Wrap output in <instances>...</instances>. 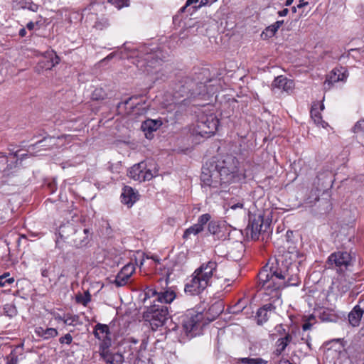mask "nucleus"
<instances>
[{"instance_id": "nucleus-42", "label": "nucleus", "mask_w": 364, "mask_h": 364, "mask_svg": "<svg viewBox=\"0 0 364 364\" xmlns=\"http://www.w3.org/2000/svg\"><path fill=\"white\" fill-rule=\"evenodd\" d=\"M76 300L77 302L82 304L83 306H86L87 304L91 301V295L89 291H86L85 294L77 296Z\"/></svg>"}, {"instance_id": "nucleus-2", "label": "nucleus", "mask_w": 364, "mask_h": 364, "mask_svg": "<svg viewBox=\"0 0 364 364\" xmlns=\"http://www.w3.org/2000/svg\"><path fill=\"white\" fill-rule=\"evenodd\" d=\"M123 48L125 51L130 53L126 55L127 58H136L133 61L136 67L146 72L147 74L156 73L154 69L160 66L166 58V53H164L160 48H151L149 46H141L139 49L131 48L127 43L123 45Z\"/></svg>"}, {"instance_id": "nucleus-9", "label": "nucleus", "mask_w": 364, "mask_h": 364, "mask_svg": "<svg viewBox=\"0 0 364 364\" xmlns=\"http://www.w3.org/2000/svg\"><path fill=\"white\" fill-rule=\"evenodd\" d=\"M218 125L219 119L215 114L203 113L198 117L195 132L203 137H210L215 133Z\"/></svg>"}, {"instance_id": "nucleus-31", "label": "nucleus", "mask_w": 364, "mask_h": 364, "mask_svg": "<svg viewBox=\"0 0 364 364\" xmlns=\"http://www.w3.org/2000/svg\"><path fill=\"white\" fill-rule=\"evenodd\" d=\"M283 24H284V21L283 20L276 21L273 24H272V25L269 26L268 27H267L266 29H265V32L263 31L262 33V36L265 34L266 36H267V37H272V36H274L276 34V33L277 32L278 29Z\"/></svg>"}, {"instance_id": "nucleus-47", "label": "nucleus", "mask_w": 364, "mask_h": 364, "mask_svg": "<svg viewBox=\"0 0 364 364\" xmlns=\"http://www.w3.org/2000/svg\"><path fill=\"white\" fill-rule=\"evenodd\" d=\"M275 331L280 336L282 337L284 335H287V333H290L291 331H287L286 328L284 327L282 324L277 325L275 327Z\"/></svg>"}, {"instance_id": "nucleus-36", "label": "nucleus", "mask_w": 364, "mask_h": 364, "mask_svg": "<svg viewBox=\"0 0 364 364\" xmlns=\"http://www.w3.org/2000/svg\"><path fill=\"white\" fill-rule=\"evenodd\" d=\"M211 216L209 213H205L199 216L195 224L200 230H204V226L210 221Z\"/></svg>"}, {"instance_id": "nucleus-32", "label": "nucleus", "mask_w": 364, "mask_h": 364, "mask_svg": "<svg viewBox=\"0 0 364 364\" xmlns=\"http://www.w3.org/2000/svg\"><path fill=\"white\" fill-rule=\"evenodd\" d=\"M311 117L316 124H320L323 127H326L328 124L322 119L321 114L315 106H313L311 109Z\"/></svg>"}, {"instance_id": "nucleus-64", "label": "nucleus", "mask_w": 364, "mask_h": 364, "mask_svg": "<svg viewBox=\"0 0 364 364\" xmlns=\"http://www.w3.org/2000/svg\"><path fill=\"white\" fill-rule=\"evenodd\" d=\"M41 275L43 277H48V270L46 269H42Z\"/></svg>"}, {"instance_id": "nucleus-10", "label": "nucleus", "mask_w": 364, "mask_h": 364, "mask_svg": "<svg viewBox=\"0 0 364 364\" xmlns=\"http://www.w3.org/2000/svg\"><path fill=\"white\" fill-rule=\"evenodd\" d=\"M97 4L92 3L87 7L85 8L81 14L80 20L85 19L87 26H91L97 30L102 31L109 26L107 18L105 17L99 18L95 12Z\"/></svg>"}, {"instance_id": "nucleus-41", "label": "nucleus", "mask_w": 364, "mask_h": 364, "mask_svg": "<svg viewBox=\"0 0 364 364\" xmlns=\"http://www.w3.org/2000/svg\"><path fill=\"white\" fill-rule=\"evenodd\" d=\"M120 272H123L124 274L127 275L128 277H131L133 273L135 272V266L133 263L129 262L124 265Z\"/></svg>"}, {"instance_id": "nucleus-21", "label": "nucleus", "mask_w": 364, "mask_h": 364, "mask_svg": "<svg viewBox=\"0 0 364 364\" xmlns=\"http://www.w3.org/2000/svg\"><path fill=\"white\" fill-rule=\"evenodd\" d=\"M146 168V162L141 161L134 165L129 171V176L135 181H143L144 170Z\"/></svg>"}, {"instance_id": "nucleus-5", "label": "nucleus", "mask_w": 364, "mask_h": 364, "mask_svg": "<svg viewBox=\"0 0 364 364\" xmlns=\"http://www.w3.org/2000/svg\"><path fill=\"white\" fill-rule=\"evenodd\" d=\"M216 172L222 184L230 183L238 176V161L232 155H227L223 159L213 158Z\"/></svg>"}, {"instance_id": "nucleus-34", "label": "nucleus", "mask_w": 364, "mask_h": 364, "mask_svg": "<svg viewBox=\"0 0 364 364\" xmlns=\"http://www.w3.org/2000/svg\"><path fill=\"white\" fill-rule=\"evenodd\" d=\"M129 279V277L119 271L115 277L114 280L112 282V284H114L117 287H124L128 283Z\"/></svg>"}, {"instance_id": "nucleus-23", "label": "nucleus", "mask_w": 364, "mask_h": 364, "mask_svg": "<svg viewBox=\"0 0 364 364\" xmlns=\"http://www.w3.org/2000/svg\"><path fill=\"white\" fill-rule=\"evenodd\" d=\"M348 75L346 71L342 70V68H334L327 77L326 82L328 84H333L339 81H345Z\"/></svg>"}, {"instance_id": "nucleus-58", "label": "nucleus", "mask_w": 364, "mask_h": 364, "mask_svg": "<svg viewBox=\"0 0 364 364\" xmlns=\"http://www.w3.org/2000/svg\"><path fill=\"white\" fill-rule=\"evenodd\" d=\"M308 4H309L308 1H306L305 0H299V4L297 5V8L301 9Z\"/></svg>"}, {"instance_id": "nucleus-24", "label": "nucleus", "mask_w": 364, "mask_h": 364, "mask_svg": "<svg viewBox=\"0 0 364 364\" xmlns=\"http://www.w3.org/2000/svg\"><path fill=\"white\" fill-rule=\"evenodd\" d=\"M100 356L107 364H122L124 362L123 355L118 353H113L111 351H107Z\"/></svg>"}, {"instance_id": "nucleus-3", "label": "nucleus", "mask_w": 364, "mask_h": 364, "mask_svg": "<svg viewBox=\"0 0 364 364\" xmlns=\"http://www.w3.org/2000/svg\"><path fill=\"white\" fill-rule=\"evenodd\" d=\"M208 95L205 84L197 82L190 77H185L175 87L173 98L179 107L196 105L198 100L205 99Z\"/></svg>"}, {"instance_id": "nucleus-7", "label": "nucleus", "mask_w": 364, "mask_h": 364, "mask_svg": "<svg viewBox=\"0 0 364 364\" xmlns=\"http://www.w3.org/2000/svg\"><path fill=\"white\" fill-rule=\"evenodd\" d=\"M169 317L168 307L159 304L153 303V304L147 307L146 310L143 313L144 320L149 323L154 331L164 326Z\"/></svg>"}, {"instance_id": "nucleus-50", "label": "nucleus", "mask_w": 364, "mask_h": 364, "mask_svg": "<svg viewBox=\"0 0 364 364\" xmlns=\"http://www.w3.org/2000/svg\"><path fill=\"white\" fill-rule=\"evenodd\" d=\"M59 62H60L59 57L55 54L54 57L51 58L50 62H48L49 65H48L47 68H48V69L51 68L52 67L58 64Z\"/></svg>"}, {"instance_id": "nucleus-33", "label": "nucleus", "mask_w": 364, "mask_h": 364, "mask_svg": "<svg viewBox=\"0 0 364 364\" xmlns=\"http://www.w3.org/2000/svg\"><path fill=\"white\" fill-rule=\"evenodd\" d=\"M101 343L100 345L99 350L100 355H102L103 353H106L107 351H110L109 348L112 346V339L110 336H105L104 338L102 337Z\"/></svg>"}, {"instance_id": "nucleus-12", "label": "nucleus", "mask_w": 364, "mask_h": 364, "mask_svg": "<svg viewBox=\"0 0 364 364\" xmlns=\"http://www.w3.org/2000/svg\"><path fill=\"white\" fill-rule=\"evenodd\" d=\"M151 297H154L153 303L167 306V304H171L176 299V294L171 288L159 291L154 289H147L145 291L144 300Z\"/></svg>"}, {"instance_id": "nucleus-45", "label": "nucleus", "mask_w": 364, "mask_h": 364, "mask_svg": "<svg viewBox=\"0 0 364 364\" xmlns=\"http://www.w3.org/2000/svg\"><path fill=\"white\" fill-rule=\"evenodd\" d=\"M353 132L356 134L364 132V120L358 122L353 127Z\"/></svg>"}, {"instance_id": "nucleus-56", "label": "nucleus", "mask_w": 364, "mask_h": 364, "mask_svg": "<svg viewBox=\"0 0 364 364\" xmlns=\"http://www.w3.org/2000/svg\"><path fill=\"white\" fill-rule=\"evenodd\" d=\"M37 24V23H33L32 21H30L28 22L27 24H26V28L29 31H32L35 28V26Z\"/></svg>"}, {"instance_id": "nucleus-63", "label": "nucleus", "mask_w": 364, "mask_h": 364, "mask_svg": "<svg viewBox=\"0 0 364 364\" xmlns=\"http://www.w3.org/2000/svg\"><path fill=\"white\" fill-rule=\"evenodd\" d=\"M311 327V324L310 323H305L304 325H303V330L304 331H306V330H309L310 329Z\"/></svg>"}, {"instance_id": "nucleus-17", "label": "nucleus", "mask_w": 364, "mask_h": 364, "mask_svg": "<svg viewBox=\"0 0 364 364\" xmlns=\"http://www.w3.org/2000/svg\"><path fill=\"white\" fill-rule=\"evenodd\" d=\"M162 124L163 122L161 119H147L141 123V129L144 132L146 138L151 139L154 137V132L159 129Z\"/></svg>"}, {"instance_id": "nucleus-26", "label": "nucleus", "mask_w": 364, "mask_h": 364, "mask_svg": "<svg viewBox=\"0 0 364 364\" xmlns=\"http://www.w3.org/2000/svg\"><path fill=\"white\" fill-rule=\"evenodd\" d=\"M248 300L245 298L240 299L234 305L230 306L228 311L232 314H238L247 309Z\"/></svg>"}, {"instance_id": "nucleus-28", "label": "nucleus", "mask_w": 364, "mask_h": 364, "mask_svg": "<svg viewBox=\"0 0 364 364\" xmlns=\"http://www.w3.org/2000/svg\"><path fill=\"white\" fill-rule=\"evenodd\" d=\"M93 334H94L95 337L98 340L102 339V336H100V334H102V335L105 334V336H110L111 332L109 330V326H108L107 324H102L100 323H97L94 327Z\"/></svg>"}, {"instance_id": "nucleus-22", "label": "nucleus", "mask_w": 364, "mask_h": 364, "mask_svg": "<svg viewBox=\"0 0 364 364\" xmlns=\"http://www.w3.org/2000/svg\"><path fill=\"white\" fill-rule=\"evenodd\" d=\"M9 272L1 274V292L10 293L12 289L17 286L14 277H9Z\"/></svg>"}, {"instance_id": "nucleus-18", "label": "nucleus", "mask_w": 364, "mask_h": 364, "mask_svg": "<svg viewBox=\"0 0 364 364\" xmlns=\"http://www.w3.org/2000/svg\"><path fill=\"white\" fill-rule=\"evenodd\" d=\"M138 191L129 186H125L122 188L121 194V201L127 207H132L139 200Z\"/></svg>"}, {"instance_id": "nucleus-57", "label": "nucleus", "mask_w": 364, "mask_h": 364, "mask_svg": "<svg viewBox=\"0 0 364 364\" xmlns=\"http://www.w3.org/2000/svg\"><path fill=\"white\" fill-rule=\"evenodd\" d=\"M288 13H289V9L286 8L282 11H278V15L279 16H286L288 14Z\"/></svg>"}, {"instance_id": "nucleus-1", "label": "nucleus", "mask_w": 364, "mask_h": 364, "mask_svg": "<svg viewBox=\"0 0 364 364\" xmlns=\"http://www.w3.org/2000/svg\"><path fill=\"white\" fill-rule=\"evenodd\" d=\"M298 263L293 261L289 252L283 254L278 258L270 259L258 274V282L266 294H273V301L260 307L255 316L259 326L266 323L276 306L274 303L280 301V290L289 287H297L301 283L299 276Z\"/></svg>"}, {"instance_id": "nucleus-15", "label": "nucleus", "mask_w": 364, "mask_h": 364, "mask_svg": "<svg viewBox=\"0 0 364 364\" xmlns=\"http://www.w3.org/2000/svg\"><path fill=\"white\" fill-rule=\"evenodd\" d=\"M18 149H9L8 153L1 152V159H5L7 166L3 171L2 177L14 176L18 168L19 159L18 156Z\"/></svg>"}, {"instance_id": "nucleus-59", "label": "nucleus", "mask_w": 364, "mask_h": 364, "mask_svg": "<svg viewBox=\"0 0 364 364\" xmlns=\"http://www.w3.org/2000/svg\"><path fill=\"white\" fill-rule=\"evenodd\" d=\"M54 318L56 321H63L64 323L65 314L63 316H60V314H57Z\"/></svg>"}, {"instance_id": "nucleus-6", "label": "nucleus", "mask_w": 364, "mask_h": 364, "mask_svg": "<svg viewBox=\"0 0 364 364\" xmlns=\"http://www.w3.org/2000/svg\"><path fill=\"white\" fill-rule=\"evenodd\" d=\"M355 262V255L346 250H338L328 256L326 263L329 269L338 273H344L353 268Z\"/></svg>"}, {"instance_id": "nucleus-8", "label": "nucleus", "mask_w": 364, "mask_h": 364, "mask_svg": "<svg viewBox=\"0 0 364 364\" xmlns=\"http://www.w3.org/2000/svg\"><path fill=\"white\" fill-rule=\"evenodd\" d=\"M271 220L264 218L262 214H254L249 215V222L245 228L247 237L252 240H258L261 234L267 232L271 225Z\"/></svg>"}, {"instance_id": "nucleus-49", "label": "nucleus", "mask_w": 364, "mask_h": 364, "mask_svg": "<svg viewBox=\"0 0 364 364\" xmlns=\"http://www.w3.org/2000/svg\"><path fill=\"white\" fill-rule=\"evenodd\" d=\"M229 207L232 210H236L237 208H243L244 203L242 201L238 203H234L232 201H230L228 204Z\"/></svg>"}, {"instance_id": "nucleus-16", "label": "nucleus", "mask_w": 364, "mask_h": 364, "mask_svg": "<svg viewBox=\"0 0 364 364\" xmlns=\"http://www.w3.org/2000/svg\"><path fill=\"white\" fill-rule=\"evenodd\" d=\"M296 335V331L294 330L291 331L290 333H287L282 337L279 338L275 343V350L273 353L276 356H279L282 354V353L286 350L287 346L291 343H296L294 341V337Z\"/></svg>"}, {"instance_id": "nucleus-14", "label": "nucleus", "mask_w": 364, "mask_h": 364, "mask_svg": "<svg viewBox=\"0 0 364 364\" xmlns=\"http://www.w3.org/2000/svg\"><path fill=\"white\" fill-rule=\"evenodd\" d=\"M203 319L201 313H196L193 311H188L181 316V325L186 334L197 330Z\"/></svg>"}, {"instance_id": "nucleus-55", "label": "nucleus", "mask_w": 364, "mask_h": 364, "mask_svg": "<svg viewBox=\"0 0 364 364\" xmlns=\"http://www.w3.org/2000/svg\"><path fill=\"white\" fill-rule=\"evenodd\" d=\"M115 55V53H109L107 57H105V58H103L100 63H104V62H106V61H108L111 59H112L114 58V56Z\"/></svg>"}, {"instance_id": "nucleus-25", "label": "nucleus", "mask_w": 364, "mask_h": 364, "mask_svg": "<svg viewBox=\"0 0 364 364\" xmlns=\"http://www.w3.org/2000/svg\"><path fill=\"white\" fill-rule=\"evenodd\" d=\"M35 333L38 336L41 337L44 340L55 338L58 334V331L54 328H43L41 326L36 328Z\"/></svg>"}, {"instance_id": "nucleus-40", "label": "nucleus", "mask_w": 364, "mask_h": 364, "mask_svg": "<svg viewBox=\"0 0 364 364\" xmlns=\"http://www.w3.org/2000/svg\"><path fill=\"white\" fill-rule=\"evenodd\" d=\"M107 2L110 3L118 9H121L123 7H128L130 4V0H107Z\"/></svg>"}, {"instance_id": "nucleus-37", "label": "nucleus", "mask_w": 364, "mask_h": 364, "mask_svg": "<svg viewBox=\"0 0 364 364\" xmlns=\"http://www.w3.org/2000/svg\"><path fill=\"white\" fill-rule=\"evenodd\" d=\"M80 317L76 314H65V318L64 321V324L68 326H75L77 323H79Z\"/></svg>"}, {"instance_id": "nucleus-38", "label": "nucleus", "mask_w": 364, "mask_h": 364, "mask_svg": "<svg viewBox=\"0 0 364 364\" xmlns=\"http://www.w3.org/2000/svg\"><path fill=\"white\" fill-rule=\"evenodd\" d=\"M202 230H200L195 224L191 226L190 228H187L183 235V238L184 240H188L191 235H196L198 233L201 232Z\"/></svg>"}, {"instance_id": "nucleus-13", "label": "nucleus", "mask_w": 364, "mask_h": 364, "mask_svg": "<svg viewBox=\"0 0 364 364\" xmlns=\"http://www.w3.org/2000/svg\"><path fill=\"white\" fill-rule=\"evenodd\" d=\"M66 229L74 231L75 237L73 241L75 247L82 248L87 245L90 242V235H91L88 228H85L82 231H78L75 230L72 224L63 225L60 227V235L61 237H64L63 234L65 232Z\"/></svg>"}, {"instance_id": "nucleus-54", "label": "nucleus", "mask_w": 364, "mask_h": 364, "mask_svg": "<svg viewBox=\"0 0 364 364\" xmlns=\"http://www.w3.org/2000/svg\"><path fill=\"white\" fill-rule=\"evenodd\" d=\"M14 237V240L15 241H17L18 240V235H16V231H13V230H11L9 231V235L8 237Z\"/></svg>"}, {"instance_id": "nucleus-11", "label": "nucleus", "mask_w": 364, "mask_h": 364, "mask_svg": "<svg viewBox=\"0 0 364 364\" xmlns=\"http://www.w3.org/2000/svg\"><path fill=\"white\" fill-rule=\"evenodd\" d=\"M214 166L215 164L213 159L203 164L200 176V180L203 186L218 188L221 185V181L214 174L216 172V169Z\"/></svg>"}, {"instance_id": "nucleus-46", "label": "nucleus", "mask_w": 364, "mask_h": 364, "mask_svg": "<svg viewBox=\"0 0 364 364\" xmlns=\"http://www.w3.org/2000/svg\"><path fill=\"white\" fill-rule=\"evenodd\" d=\"M14 350H11L9 355L6 356V363L7 364H17L18 358L17 356L14 354Z\"/></svg>"}, {"instance_id": "nucleus-53", "label": "nucleus", "mask_w": 364, "mask_h": 364, "mask_svg": "<svg viewBox=\"0 0 364 364\" xmlns=\"http://www.w3.org/2000/svg\"><path fill=\"white\" fill-rule=\"evenodd\" d=\"M338 288L339 291H341L342 293H346L350 288V286L348 284L346 285H341L338 286Z\"/></svg>"}, {"instance_id": "nucleus-30", "label": "nucleus", "mask_w": 364, "mask_h": 364, "mask_svg": "<svg viewBox=\"0 0 364 364\" xmlns=\"http://www.w3.org/2000/svg\"><path fill=\"white\" fill-rule=\"evenodd\" d=\"M255 355L252 353L250 354V357L247 358H239L240 362L242 364H267L268 361L258 357H252Z\"/></svg>"}, {"instance_id": "nucleus-51", "label": "nucleus", "mask_w": 364, "mask_h": 364, "mask_svg": "<svg viewBox=\"0 0 364 364\" xmlns=\"http://www.w3.org/2000/svg\"><path fill=\"white\" fill-rule=\"evenodd\" d=\"M28 10L32 11L33 12H36L38 10L39 6L34 3H28V6H26Z\"/></svg>"}, {"instance_id": "nucleus-4", "label": "nucleus", "mask_w": 364, "mask_h": 364, "mask_svg": "<svg viewBox=\"0 0 364 364\" xmlns=\"http://www.w3.org/2000/svg\"><path fill=\"white\" fill-rule=\"evenodd\" d=\"M217 266L215 261L210 260L196 269L190 279H187L184 287L185 292L191 296L201 294L211 285Z\"/></svg>"}, {"instance_id": "nucleus-29", "label": "nucleus", "mask_w": 364, "mask_h": 364, "mask_svg": "<svg viewBox=\"0 0 364 364\" xmlns=\"http://www.w3.org/2000/svg\"><path fill=\"white\" fill-rule=\"evenodd\" d=\"M56 144V139L52 136L44 137L42 140L38 141L33 146L43 148L44 149H50Z\"/></svg>"}, {"instance_id": "nucleus-27", "label": "nucleus", "mask_w": 364, "mask_h": 364, "mask_svg": "<svg viewBox=\"0 0 364 364\" xmlns=\"http://www.w3.org/2000/svg\"><path fill=\"white\" fill-rule=\"evenodd\" d=\"M159 169L153 161L146 162V168L144 170L143 181H150L158 175Z\"/></svg>"}, {"instance_id": "nucleus-48", "label": "nucleus", "mask_w": 364, "mask_h": 364, "mask_svg": "<svg viewBox=\"0 0 364 364\" xmlns=\"http://www.w3.org/2000/svg\"><path fill=\"white\" fill-rule=\"evenodd\" d=\"M73 341V337L70 333H66L64 336H62L59 338V342L60 344H70Z\"/></svg>"}, {"instance_id": "nucleus-35", "label": "nucleus", "mask_w": 364, "mask_h": 364, "mask_svg": "<svg viewBox=\"0 0 364 364\" xmlns=\"http://www.w3.org/2000/svg\"><path fill=\"white\" fill-rule=\"evenodd\" d=\"M198 2H199L198 5H195V6H193L194 10L195 9H198L200 8L203 6L207 5L208 4V0H187L186 2L185 6H183L181 9V12H184L188 6H189L191 5H193V4H197Z\"/></svg>"}, {"instance_id": "nucleus-62", "label": "nucleus", "mask_w": 364, "mask_h": 364, "mask_svg": "<svg viewBox=\"0 0 364 364\" xmlns=\"http://www.w3.org/2000/svg\"><path fill=\"white\" fill-rule=\"evenodd\" d=\"M18 34H19V36H20L21 37H24V36H26V31L25 28H21V29L19 30V31H18Z\"/></svg>"}, {"instance_id": "nucleus-19", "label": "nucleus", "mask_w": 364, "mask_h": 364, "mask_svg": "<svg viewBox=\"0 0 364 364\" xmlns=\"http://www.w3.org/2000/svg\"><path fill=\"white\" fill-rule=\"evenodd\" d=\"M271 86L272 89L278 88L288 92L294 87V82L284 75H279L274 78Z\"/></svg>"}, {"instance_id": "nucleus-60", "label": "nucleus", "mask_w": 364, "mask_h": 364, "mask_svg": "<svg viewBox=\"0 0 364 364\" xmlns=\"http://www.w3.org/2000/svg\"><path fill=\"white\" fill-rule=\"evenodd\" d=\"M48 187L50 189L51 191V193H54L56 190V185L55 184V183H50L48 184Z\"/></svg>"}, {"instance_id": "nucleus-61", "label": "nucleus", "mask_w": 364, "mask_h": 364, "mask_svg": "<svg viewBox=\"0 0 364 364\" xmlns=\"http://www.w3.org/2000/svg\"><path fill=\"white\" fill-rule=\"evenodd\" d=\"M171 326L168 328L169 331H176L178 328V325L176 323H171Z\"/></svg>"}, {"instance_id": "nucleus-44", "label": "nucleus", "mask_w": 364, "mask_h": 364, "mask_svg": "<svg viewBox=\"0 0 364 364\" xmlns=\"http://www.w3.org/2000/svg\"><path fill=\"white\" fill-rule=\"evenodd\" d=\"M4 314L9 317H13L16 314V309L15 306L11 304H6L4 307Z\"/></svg>"}, {"instance_id": "nucleus-20", "label": "nucleus", "mask_w": 364, "mask_h": 364, "mask_svg": "<svg viewBox=\"0 0 364 364\" xmlns=\"http://www.w3.org/2000/svg\"><path fill=\"white\" fill-rule=\"evenodd\" d=\"M319 319L324 322H337L339 319V316L336 314V311L333 309L322 308L318 311V315Z\"/></svg>"}, {"instance_id": "nucleus-39", "label": "nucleus", "mask_w": 364, "mask_h": 364, "mask_svg": "<svg viewBox=\"0 0 364 364\" xmlns=\"http://www.w3.org/2000/svg\"><path fill=\"white\" fill-rule=\"evenodd\" d=\"M208 232L212 235H218L220 232L221 227L217 221H210L208 225Z\"/></svg>"}, {"instance_id": "nucleus-52", "label": "nucleus", "mask_w": 364, "mask_h": 364, "mask_svg": "<svg viewBox=\"0 0 364 364\" xmlns=\"http://www.w3.org/2000/svg\"><path fill=\"white\" fill-rule=\"evenodd\" d=\"M214 309H216L217 310V314H220L222 313L223 310V306H221V304H213L210 308V311H213Z\"/></svg>"}, {"instance_id": "nucleus-43", "label": "nucleus", "mask_w": 364, "mask_h": 364, "mask_svg": "<svg viewBox=\"0 0 364 364\" xmlns=\"http://www.w3.org/2000/svg\"><path fill=\"white\" fill-rule=\"evenodd\" d=\"M105 95L106 94L102 88H96L92 94V99L94 100H101L105 98Z\"/></svg>"}]
</instances>
